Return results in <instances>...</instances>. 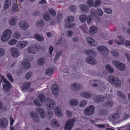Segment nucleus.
<instances>
[{
	"label": "nucleus",
	"instance_id": "24",
	"mask_svg": "<svg viewBox=\"0 0 130 130\" xmlns=\"http://www.w3.org/2000/svg\"><path fill=\"white\" fill-rule=\"evenodd\" d=\"M98 31V28L96 27L92 26L89 28V33L90 35L94 34L96 33Z\"/></svg>",
	"mask_w": 130,
	"mask_h": 130
},
{
	"label": "nucleus",
	"instance_id": "1",
	"mask_svg": "<svg viewBox=\"0 0 130 130\" xmlns=\"http://www.w3.org/2000/svg\"><path fill=\"white\" fill-rule=\"evenodd\" d=\"M12 34L11 30L10 29H7L5 30L1 38L2 41L5 42L8 40L11 37Z\"/></svg>",
	"mask_w": 130,
	"mask_h": 130
},
{
	"label": "nucleus",
	"instance_id": "50",
	"mask_svg": "<svg viewBox=\"0 0 130 130\" xmlns=\"http://www.w3.org/2000/svg\"><path fill=\"white\" fill-rule=\"evenodd\" d=\"M61 53V52L60 51L58 52L56 54V55L55 56V58L54 59V61L56 62V61L59 58V57Z\"/></svg>",
	"mask_w": 130,
	"mask_h": 130
},
{
	"label": "nucleus",
	"instance_id": "33",
	"mask_svg": "<svg viewBox=\"0 0 130 130\" xmlns=\"http://www.w3.org/2000/svg\"><path fill=\"white\" fill-rule=\"evenodd\" d=\"M46 61V59L44 58H40L38 61V64L39 66H42L45 63Z\"/></svg>",
	"mask_w": 130,
	"mask_h": 130
},
{
	"label": "nucleus",
	"instance_id": "52",
	"mask_svg": "<svg viewBox=\"0 0 130 130\" xmlns=\"http://www.w3.org/2000/svg\"><path fill=\"white\" fill-rule=\"evenodd\" d=\"M117 38L119 39L118 41H117L118 44H122L124 41L123 39L121 36H118Z\"/></svg>",
	"mask_w": 130,
	"mask_h": 130
},
{
	"label": "nucleus",
	"instance_id": "51",
	"mask_svg": "<svg viewBox=\"0 0 130 130\" xmlns=\"http://www.w3.org/2000/svg\"><path fill=\"white\" fill-rule=\"evenodd\" d=\"M5 50L3 48H0V57L3 56L5 54Z\"/></svg>",
	"mask_w": 130,
	"mask_h": 130
},
{
	"label": "nucleus",
	"instance_id": "45",
	"mask_svg": "<svg viewBox=\"0 0 130 130\" xmlns=\"http://www.w3.org/2000/svg\"><path fill=\"white\" fill-rule=\"evenodd\" d=\"M53 115V113L51 110H48L47 112V117L48 119H50L52 117Z\"/></svg>",
	"mask_w": 130,
	"mask_h": 130
},
{
	"label": "nucleus",
	"instance_id": "30",
	"mask_svg": "<svg viewBox=\"0 0 130 130\" xmlns=\"http://www.w3.org/2000/svg\"><path fill=\"white\" fill-rule=\"evenodd\" d=\"M108 112L105 109H102L100 110L98 114L100 115H108Z\"/></svg>",
	"mask_w": 130,
	"mask_h": 130
},
{
	"label": "nucleus",
	"instance_id": "16",
	"mask_svg": "<svg viewBox=\"0 0 130 130\" xmlns=\"http://www.w3.org/2000/svg\"><path fill=\"white\" fill-rule=\"evenodd\" d=\"M94 100L97 103H101L104 101V97L101 95H96L94 96Z\"/></svg>",
	"mask_w": 130,
	"mask_h": 130
},
{
	"label": "nucleus",
	"instance_id": "63",
	"mask_svg": "<svg viewBox=\"0 0 130 130\" xmlns=\"http://www.w3.org/2000/svg\"><path fill=\"white\" fill-rule=\"evenodd\" d=\"M97 14L100 16H102L103 14V11L100 9H98L97 10Z\"/></svg>",
	"mask_w": 130,
	"mask_h": 130
},
{
	"label": "nucleus",
	"instance_id": "28",
	"mask_svg": "<svg viewBox=\"0 0 130 130\" xmlns=\"http://www.w3.org/2000/svg\"><path fill=\"white\" fill-rule=\"evenodd\" d=\"M22 66L26 69L29 68L30 66V64L29 61L27 60H25L22 63Z\"/></svg>",
	"mask_w": 130,
	"mask_h": 130
},
{
	"label": "nucleus",
	"instance_id": "32",
	"mask_svg": "<svg viewBox=\"0 0 130 130\" xmlns=\"http://www.w3.org/2000/svg\"><path fill=\"white\" fill-rule=\"evenodd\" d=\"M53 69L51 68L47 69L46 70V74L48 76L51 75L54 72Z\"/></svg>",
	"mask_w": 130,
	"mask_h": 130
},
{
	"label": "nucleus",
	"instance_id": "56",
	"mask_svg": "<svg viewBox=\"0 0 130 130\" xmlns=\"http://www.w3.org/2000/svg\"><path fill=\"white\" fill-rule=\"evenodd\" d=\"M33 75L32 72H28L26 75V77L27 79H29Z\"/></svg>",
	"mask_w": 130,
	"mask_h": 130
},
{
	"label": "nucleus",
	"instance_id": "11",
	"mask_svg": "<svg viewBox=\"0 0 130 130\" xmlns=\"http://www.w3.org/2000/svg\"><path fill=\"white\" fill-rule=\"evenodd\" d=\"M11 52V55L13 57H17L19 55V52L18 50L15 47H13L9 49Z\"/></svg>",
	"mask_w": 130,
	"mask_h": 130
},
{
	"label": "nucleus",
	"instance_id": "34",
	"mask_svg": "<svg viewBox=\"0 0 130 130\" xmlns=\"http://www.w3.org/2000/svg\"><path fill=\"white\" fill-rule=\"evenodd\" d=\"M30 86V83L29 82H26L24 83L22 87V90L24 91V90L28 89Z\"/></svg>",
	"mask_w": 130,
	"mask_h": 130
},
{
	"label": "nucleus",
	"instance_id": "25",
	"mask_svg": "<svg viewBox=\"0 0 130 130\" xmlns=\"http://www.w3.org/2000/svg\"><path fill=\"white\" fill-rule=\"evenodd\" d=\"M80 95L82 96L87 98H89L92 96L91 94L87 92H82L81 93Z\"/></svg>",
	"mask_w": 130,
	"mask_h": 130
},
{
	"label": "nucleus",
	"instance_id": "31",
	"mask_svg": "<svg viewBox=\"0 0 130 130\" xmlns=\"http://www.w3.org/2000/svg\"><path fill=\"white\" fill-rule=\"evenodd\" d=\"M35 37L36 39L39 41H41L44 40V37L41 35L36 34L35 35Z\"/></svg>",
	"mask_w": 130,
	"mask_h": 130
},
{
	"label": "nucleus",
	"instance_id": "7",
	"mask_svg": "<svg viewBox=\"0 0 130 130\" xmlns=\"http://www.w3.org/2000/svg\"><path fill=\"white\" fill-rule=\"evenodd\" d=\"M19 24L20 28L23 30L27 29L29 27L27 22L24 20H21Z\"/></svg>",
	"mask_w": 130,
	"mask_h": 130
},
{
	"label": "nucleus",
	"instance_id": "43",
	"mask_svg": "<svg viewBox=\"0 0 130 130\" xmlns=\"http://www.w3.org/2000/svg\"><path fill=\"white\" fill-rule=\"evenodd\" d=\"M43 18L46 21L49 20L51 18L49 14L48 13L44 14L43 15Z\"/></svg>",
	"mask_w": 130,
	"mask_h": 130
},
{
	"label": "nucleus",
	"instance_id": "18",
	"mask_svg": "<svg viewBox=\"0 0 130 130\" xmlns=\"http://www.w3.org/2000/svg\"><path fill=\"white\" fill-rule=\"evenodd\" d=\"M12 86L10 83L9 82L3 84V90L5 93H7L11 89Z\"/></svg>",
	"mask_w": 130,
	"mask_h": 130
},
{
	"label": "nucleus",
	"instance_id": "20",
	"mask_svg": "<svg viewBox=\"0 0 130 130\" xmlns=\"http://www.w3.org/2000/svg\"><path fill=\"white\" fill-rule=\"evenodd\" d=\"M30 115L34 122H39L40 118L38 114L35 112H32L30 113Z\"/></svg>",
	"mask_w": 130,
	"mask_h": 130
},
{
	"label": "nucleus",
	"instance_id": "54",
	"mask_svg": "<svg viewBox=\"0 0 130 130\" xmlns=\"http://www.w3.org/2000/svg\"><path fill=\"white\" fill-rule=\"evenodd\" d=\"M20 37V34L18 32L16 31L14 32L13 35V37L16 39L19 38Z\"/></svg>",
	"mask_w": 130,
	"mask_h": 130
},
{
	"label": "nucleus",
	"instance_id": "17",
	"mask_svg": "<svg viewBox=\"0 0 130 130\" xmlns=\"http://www.w3.org/2000/svg\"><path fill=\"white\" fill-rule=\"evenodd\" d=\"M27 44V42L26 41H20L17 44V47L20 49L23 48Z\"/></svg>",
	"mask_w": 130,
	"mask_h": 130
},
{
	"label": "nucleus",
	"instance_id": "29",
	"mask_svg": "<svg viewBox=\"0 0 130 130\" xmlns=\"http://www.w3.org/2000/svg\"><path fill=\"white\" fill-rule=\"evenodd\" d=\"M85 53L87 55H95V53L92 50H86L85 51Z\"/></svg>",
	"mask_w": 130,
	"mask_h": 130
},
{
	"label": "nucleus",
	"instance_id": "9",
	"mask_svg": "<svg viewBox=\"0 0 130 130\" xmlns=\"http://www.w3.org/2000/svg\"><path fill=\"white\" fill-rule=\"evenodd\" d=\"M87 42L88 44L90 45L96 46L97 45V43L91 37H88L86 39Z\"/></svg>",
	"mask_w": 130,
	"mask_h": 130
},
{
	"label": "nucleus",
	"instance_id": "53",
	"mask_svg": "<svg viewBox=\"0 0 130 130\" xmlns=\"http://www.w3.org/2000/svg\"><path fill=\"white\" fill-rule=\"evenodd\" d=\"M105 12L108 14H110L112 13L111 10L109 8H105L104 9Z\"/></svg>",
	"mask_w": 130,
	"mask_h": 130
},
{
	"label": "nucleus",
	"instance_id": "39",
	"mask_svg": "<svg viewBox=\"0 0 130 130\" xmlns=\"http://www.w3.org/2000/svg\"><path fill=\"white\" fill-rule=\"evenodd\" d=\"M125 68V65L122 63H121V64L117 67L119 70L122 71H123L124 70Z\"/></svg>",
	"mask_w": 130,
	"mask_h": 130
},
{
	"label": "nucleus",
	"instance_id": "23",
	"mask_svg": "<svg viewBox=\"0 0 130 130\" xmlns=\"http://www.w3.org/2000/svg\"><path fill=\"white\" fill-rule=\"evenodd\" d=\"M74 17L72 16H69L66 18L65 19V23L67 24H70L74 21Z\"/></svg>",
	"mask_w": 130,
	"mask_h": 130
},
{
	"label": "nucleus",
	"instance_id": "44",
	"mask_svg": "<svg viewBox=\"0 0 130 130\" xmlns=\"http://www.w3.org/2000/svg\"><path fill=\"white\" fill-rule=\"evenodd\" d=\"M80 7L82 10L84 11H87L88 10L87 6L83 4H81L80 5Z\"/></svg>",
	"mask_w": 130,
	"mask_h": 130
},
{
	"label": "nucleus",
	"instance_id": "8",
	"mask_svg": "<svg viewBox=\"0 0 130 130\" xmlns=\"http://www.w3.org/2000/svg\"><path fill=\"white\" fill-rule=\"evenodd\" d=\"M120 115L118 113H115L109 116L108 119L110 121L114 122L115 120L118 119L120 117Z\"/></svg>",
	"mask_w": 130,
	"mask_h": 130
},
{
	"label": "nucleus",
	"instance_id": "59",
	"mask_svg": "<svg viewBox=\"0 0 130 130\" xmlns=\"http://www.w3.org/2000/svg\"><path fill=\"white\" fill-rule=\"evenodd\" d=\"M34 103L37 106H41L39 102L37 99H35L34 100Z\"/></svg>",
	"mask_w": 130,
	"mask_h": 130
},
{
	"label": "nucleus",
	"instance_id": "48",
	"mask_svg": "<svg viewBox=\"0 0 130 130\" xmlns=\"http://www.w3.org/2000/svg\"><path fill=\"white\" fill-rule=\"evenodd\" d=\"M120 62L117 60H113L112 61V64L116 66L117 68L121 64Z\"/></svg>",
	"mask_w": 130,
	"mask_h": 130
},
{
	"label": "nucleus",
	"instance_id": "10",
	"mask_svg": "<svg viewBox=\"0 0 130 130\" xmlns=\"http://www.w3.org/2000/svg\"><path fill=\"white\" fill-rule=\"evenodd\" d=\"M81 86L80 84L74 82L71 84L70 88L71 90L77 91L80 89Z\"/></svg>",
	"mask_w": 130,
	"mask_h": 130
},
{
	"label": "nucleus",
	"instance_id": "60",
	"mask_svg": "<svg viewBox=\"0 0 130 130\" xmlns=\"http://www.w3.org/2000/svg\"><path fill=\"white\" fill-rule=\"evenodd\" d=\"M93 0H88L87 3L88 6L91 7H92L93 4Z\"/></svg>",
	"mask_w": 130,
	"mask_h": 130
},
{
	"label": "nucleus",
	"instance_id": "40",
	"mask_svg": "<svg viewBox=\"0 0 130 130\" xmlns=\"http://www.w3.org/2000/svg\"><path fill=\"white\" fill-rule=\"evenodd\" d=\"M16 19L15 18H11L10 19L9 21V23L11 26L14 25L16 23Z\"/></svg>",
	"mask_w": 130,
	"mask_h": 130
},
{
	"label": "nucleus",
	"instance_id": "26",
	"mask_svg": "<svg viewBox=\"0 0 130 130\" xmlns=\"http://www.w3.org/2000/svg\"><path fill=\"white\" fill-rule=\"evenodd\" d=\"M51 124L52 126L55 128H57L59 126L58 122L56 119H53L51 121Z\"/></svg>",
	"mask_w": 130,
	"mask_h": 130
},
{
	"label": "nucleus",
	"instance_id": "37",
	"mask_svg": "<svg viewBox=\"0 0 130 130\" xmlns=\"http://www.w3.org/2000/svg\"><path fill=\"white\" fill-rule=\"evenodd\" d=\"M117 94L118 96L120 97L122 99H126L125 95L120 91H117Z\"/></svg>",
	"mask_w": 130,
	"mask_h": 130
},
{
	"label": "nucleus",
	"instance_id": "62",
	"mask_svg": "<svg viewBox=\"0 0 130 130\" xmlns=\"http://www.w3.org/2000/svg\"><path fill=\"white\" fill-rule=\"evenodd\" d=\"M39 114L41 118H44L46 116V113L44 110L40 113Z\"/></svg>",
	"mask_w": 130,
	"mask_h": 130
},
{
	"label": "nucleus",
	"instance_id": "19",
	"mask_svg": "<svg viewBox=\"0 0 130 130\" xmlns=\"http://www.w3.org/2000/svg\"><path fill=\"white\" fill-rule=\"evenodd\" d=\"M86 61L87 62L91 64H95L96 63V60L93 57L90 56L86 58Z\"/></svg>",
	"mask_w": 130,
	"mask_h": 130
},
{
	"label": "nucleus",
	"instance_id": "27",
	"mask_svg": "<svg viewBox=\"0 0 130 130\" xmlns=\"http://www.w3.org/2000/svg\"><path fill=\"white\" fill-rule=\"evenodd\" d=\"M11 0H5L4 5L3 9L6 10L11 5Z\"/></svg>",
	"mask_w": 130,
	"mask_h": 130
},
{
	"label": "nucleus",
	"instance_id": "22",
	"mask_svg": "<svg viewBox=\"0 0 130 130\" xmlns=\"http://www.w3.org/2000/svg\"><path fill=\"white\" fill-rule=\"evenodd\" d=\"M27 50L29 53L35 54L37 50V47L36 46H30L28 48Z\"/></svg>",
	"mask_w": 130,
	"mask_h": 130
},
{
	"label": "nucleus",
	"instance_id": "2",
	"mask_svg": "<svg viewBox=\"0 0 130 130\" xmlns=\"http://www.w3.org/2000/svg\"><path fill=\"white\" fill-rule=\"evenodd\" d=\"M44 103L45 105L48 106V109L50 110L53 109L55 107L56 104L55 102L49 98L45 99Z\"/></svg>",
	"mask_w": 130,
	"mask_h": 130
},
{
	"label": "nucleus",
	"instance_id": "12",
	"mask_svg": "<svg viewBox=\"0 0 130 130\" xmlns=\"http://www.w3.org/2000/svg\"><path fill=\"white\" fill-rule=\"evenodd\" d=\"M98 51L103 54L105 55L108 52V51L106 47L105 46H99L97 47Z\"/></svg>",
	"mask_w": 130,
	"mask_h": 130
},
{
	"label": "nucleus",
	"instance_id": "49",
	"mask_svg": "<svg viewBox=\"0 0 130 130\" xmlns=\"http://www.w3.org/2000/svg\"><path fill=\"white\" fill-rule=\"evenodd\" d=\"M48 10L52 16H55L56 14V12L53 9H48Z\"/></svg>",
	"mask_w": 130,
	"mask_h": 130
},
{
	"label": "nucleus",
	"instance_id": "35",
	"mask_svg": "<svg viewBox=\"0 0 130 130\" xmlns=\"http://www.w3.org/2000/svg\"><path fill=\"white\" fill-rule=\"evenodd\" d=\"M105 68L110 73H112L114 71L113 69L109 64L106 65Z\"/></svg>",
	"mask_w": 130,
	"mask_h": 130
},
{
	"label": "nucleus",
	"instance_id": "6",
	"mask_svg": "<svg viewBox=\"0 0 130 130\" xmlns=\"http://www.w3.org/2000/svg\"><path fill=\"white\" fill-rule=\"evenodd\" d=\"M103 84V83L97 80H92L90 81V84L91 86L95 87H100Z\"/></svg>",
	"mask_w": 130,
	"mask_h": 130
},
{
	"label": "nucleus",
	"instance_id": "14",
	"mask_svg": "<svg viewBox=\"0 0 130 130\" xmlns=\"http://www.w3.org/2000/svg\"><path fill=\"white\" fill-rule=\"evenodd\" d=\"M114 104V102L113 101L108 100L102 103V105L104 107L109 108L112 107Z\"/></svg>",
	"mask_w": 130,
	"mask_h": 130
},
{
	"label": "nucleus",
	"instance_id": "3",
	"mask_svg": "<svg viewBox=\"0 0 130 130\" xmlns=\"http://www.w3.org/2000/svg\"><path fill=\"white\" fill-rule=\"evenodd\" d=\"M75 121L74 119H68L65 123L64 129L67 130L71 129L74 124Z\"/></svg>",
	"mask_w": 130,
	"mask_h": 130
},
{
	"label": "nucleus",
	"instance_id": "58",
	"mask_svg": "<svg viewBox=\"0 0 130 130\" xmlns=\"http://www.w3.org/2000/svg\"><path fill=\"white\" fill-rule=\"evenodd\" d=\"M37 24L38 25L41 26H43L44 25V22L42 20H40L37 21Z\"/></svg>",
	"mask_w": 130,
	"mask_h": 130
},
{
	"label": "nucleus",
	"instance_id": "64",
	"mask_svg": "<svg viewBox=\"0 0 130 130\" xmlns=\"http://www.w3.org/2000/svg\"><path fill=\"white\" fill-rule=\"evenodd\" d=\"M17 42V40L15 39H12L10 41H9L8 43L10 45H12L15 44Z\"/></svg>",
	"mask_w": 130,
	"mask_h": 130
},
{
	"label": "nucleus",
	"instance_id": "38",
	"mask_svg": "<svg viewBox=\"0 0 130 130\" xmlns=\"http://www.w3.org/2000/svg\"><path fill=\"white\" fill-rule=\"evenodd\" d=\"M130 117V116L128 115H126L124 116L122 118L120 119L119 120L117 121L116 122L118 123H119L120 122L122 121L123 120H124L125 119L128 118V117Z\"/></svg>",
	"mask_w": 130,
	"mask_h": 130
},
{
	"label": "nucleus",
	"instance_id": "15",
	"mask_svg": "<svg viewBox=\"0 0 130 130\" xmlns=\"http://www.w3.org/2000/svg\"><path fill=\"white\" fill-rule=\"evenodd\" d=\"M8 122L6 118H2L0 120V126L1 128L6 127L8 125Z\"/></svg>",
	"mask_w": 130,
	"mask_h": 130
},
{
	"label": "nucleus",
	"instance_id": "5",
	"mask_svg": "<svg viewBox=\"0 0 130 130\" xmlns=\"http://www.w3.org/2000/svg\"><path fill=\"white\" fill-rule=\"evenodd\" d=\"M108 79L111 83L117 86H120L121 85L120 81L113 76H109L108 77Z\"/></svg>",
	"mask_w": 130,
	"mask_h": 130
},
{
	"label": "nucleus",
	"instance_id": "36",
	"mask_svg": "<svg viewBox=\"0 0 130 130\" xmlns=\"http://www.w3.org/2000/svg\"><path fill=\"white\" fill-rule=\"evenodd\" d=\"M79 18L80 21L84 23L86 20L87 16L86 15L82 14L80 16Z\"/></svg>",
	"mask_w": 130,
	"mask_h": 130
},
{
	"label": "nucleus",
	"instance_id": "13",
	"mask_svg": "<svg viewBox=\"0 0 130 130\" xmlns=\"http://www.w3.org/2000/svg\"><path fill=\"white\" fill-rule=\"evenodd\" d=\"M52 93L54 95H57L59 92V89L58 85L56 84H53L51 87Z\"/></svg>",
	"mask_w": 130,
	"mask_h": 130
},
{
	"label": "nucleus",
	"instance_id": "55",
	"mask_svg": "<svg viewBox=\"0 0 130 130\" xmlns=\"http://www.w3.org/2000/svg\"><path fill=\"white\" fill-rule=\"evenodd\" d=\"M111 53L113 56H114L117 57L119 55V53L115 50L111 51Z\"/></svg>",
	"mask_w": 130,
	"mask_h": 130
},
{
	"label": "nucleus",
	"instance_id": "57",
	"mask_svg": "<svg viewBox=\"0 0 130 130\" xmlns=\"http://www.w3.org/2000/svg\"><path fill=\"white\" fill-rule=\"evenodd\" d=\"M87 103V102L86 100H83L80 102L79 106L81 107H83L86 105Z\"/></svg>",
	"mask_w": 130,
	"mask_h": 130
},
{
	"label": "nucleus",
	"instance_id": "47",
	"mask_svg": "<svg viewBox=\"0 0 130 130\" xmlns=\"http://www.w3.org/2000/svg\"><path fill=\"white\" fill-rule=\"evenodd\" d=\"M18 9V6L16 4H15L14 5L13 8L11 10V12L13 13H15L17 10Z\"/></svg>",
	"mask_w": 130,
	"mask_h": 130
},
{
	"label": "nucleus",
	"instance_id": "46",
	"mask_svg": "<svg viewBox=\"0 0 130 130\" xmlns=\"http://www.w3.org/2000/svg\"><path fill=\"white\" fill-rule=\"evenodd\" d=\"M101 3V1L100 0H96L93 4V6L94 7H97Z\"/></svg>",
	"mask_w": 130,
	"mask_h": 130
},
{
	"label": "nucleus",
	"instance_id": "21",
	"mask_svg": "<svg viewBox=\"0 0 130 130\" xmlns=\"http://www.w3.org/2000/svg\"><path fill=\"white\" fill-rule=\"evenodd\" d=\"M55 113L56 115L58 117H61L62 116V114L60 107L57 106L54 109Z\"/></svg>",
	"mask_w": 130,
	"mask_h": 130
},
{
	"label": "nucleus",
	"instance_id": "61",
	"mask_svg": "<svg viewBox=\"0 0 130 130\" xmlns=\"http://www.w3.org/2000/svg\"><path fill=\"white\" fill-rule=\"evenodd\" d=\"M92 15H89L87 17V22L88 24H90L91 23V21L92 18Z\"/></svg>",
	"mask_w": 130,
	"mask_h": 130
},
{
	"label": "nucleus",
	"instance_id": "4",
	"mask_svg": "<svg viewBox=\"0 0 130 130\" xmlns=\"http://www.w3.org/2000/svg\"><path fill=\"white\" fill-rule=\"evenodd\" d=\"M94 106L92 105H90L84 109V112L86 115H91L94 113Z\"/></svg>",
	"mask_w": 130,
	"mask_h": 130
},
{
	"label": "nucleus",
	"instance_id": "42",
	"mask_svg": "<svg viewBox=\"0 0 130 130\" xmlns=\"http://www.w3.org/2000/svg\"><path fill=\"white\" fill-rule=\"evenodd\" d=\"M45 95L43 94H41L39 96L38 98L39 99L40 101V102L42 103H43V100H44V101H45V99H46V98L45 99Z\"/></svg>",
	"mask_w": 130,
	"mask_h": 130
},
{
	"label": "nucleus",
	"instance_id": "41",
	"mask_svg": "<svg viewBox=\"0 0 130 130\" xmlns=\"http://www.w3.org/2000/svg\"><path fill=\"white\" fill-rule=\"evenodd\" d=\"M70 104L72 106H76L77 105V102L76 100L72 99L70 101Z\"/></svg>",
	"mask_w": 130,
	"mask_h": 130
}]
</instances>
